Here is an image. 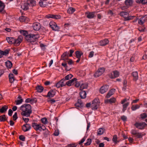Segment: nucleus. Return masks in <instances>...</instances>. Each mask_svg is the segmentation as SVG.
Returning a JSON list of instances; mask_svg holds the SVG:
<instances>
[{
    "mask_svg": "<svg viewBox=\"0 0 147 147\" xmlns=\"http://www.w3.org/2000/svg\"><path fill=\"white\" fill-rule=\"evenodd\" d=\"M15 39L13 37H7L6 40L7 42L10 44H13L15 42Z\"/></svg>",
    "mask_w": 147,
    "mask_h": 147,
    "instance_id": "393cba45",
    "label": "nucleus"
},
{
    "mask_svg": "<svg viewBox=\"0 0 147 147\" xmlns=\"http://www.w3.org/2000/svg\"><path fill=\"white\" fill-rule=\"evenodd\" d=\"M115 89H111L110 91L107 93L106 95V97L107 98H109L112 95H113L115 92Z\"/></svg>",
    "mask_w": 147,
    "mask_h": 147,
    "instance_id": "5701e85b",
    "label": "nucleus"
},
{
    "mask_svg": "<svg viewBox=\"0 0 147 147\" xmlns=\"http://www.w3.org/2000/svg\"><path fill=\"white\" fill-rule=\"evenodd\" d=\"M129 101H127L123 105V107L127 108V107L128 106L129 104Z\"/></svg>",
    "mask_w": 147,
    "mask_h": 147,
    "instance_id": "680f3d73",
    "label": "nucleus"
},
{
    "mask_svg": "<svg viewBox=\"0 0 147 147\" xmlns=\"http://www.w3.org/2000/svg\"><path fill=\"white\" fill-rule=\"evenodd\" d=\"M80 95L81 98L82 99H84L86 97V94L85 91H81L80 92Z\"/></svg>",
    "mask_w": 147,
    "mask_h": 147,
    "instance_id": "bb28decb",
    "label": "nucleus"
},
{
    "mask_svg": "<svg viewBox=\"0 0 147 147\" xmlns=\"http://www.w3.org/2000/svg\"><path fill=\"white\" fill-rule=\"evenodd\" d=\"M31 127V125L30 124L26 123L23 125L22 129L24 131H26L29 130L30 129Z\"/></svg>",
    "mask_w": 147,
    "mask_h": 147,
    "instance_id": "ddd939ff",
    "label": "nucleus"
},
{
    "mask_svg": "<svg viewBox=\"0 0 147 147\" xmlns=\"http://www.w3.org/2000/svg\"><path fill=\"white\" fill-rule=\"evenodd\" d=\"M117 136L116 135H114L113 138V142H114L115 143H117Z\"/></svg>",
    "mask_w": 147,
    "mask_h": 147,
    "instance_id": "603ef678",
    "label": "nucleus"
},
{
    "mask_svg": "<svg viewBox=\"0 0 147 147\" xmlns=\"http://www.w3.org/2000/svg\"><path fill=\"white\" fill-rule=\"evenodd\" d=\"M29 5L27 2L24 3L21 6V8L24 10H26L28 9Z\"/></svg>",
    "mask_w": 147,
    "mask_h": 147,
    "instance_id": "b1692460",
    "label": "nucleus"
},
{
    "mask_svg": "<svg viewBox=\"0 0 147 147\" xmlns=\"http://www.w3.org/2000/svg\"><path fill=\"white\" fill-rule=\"evenodd\" d=\"M20 109L22 111L21 115L26 117H29L32 113L31 106L30 105L26 104L20 107Z\"/></svg>",
    "mask_w": 147,
    "mask_h": 147,
    "instance_id": "f257e3e1",
    "label": "nucleus"
},
{
    "mask_svg": "<svg viewBox=\"0 0 147 147\" xmlns=\"http://www.w3.org/2000/svg\"><path fill=\"white\" fill-rule=\"evenodd\" d=\"M91 141V139H88L87 142L85 143V145L87 146L89 145L90 144Z\"/></svg>",
    "mask_w": 147,
    "mask_h": 147,
    "instance_id": "09e8293b",
    "label": "nucleus"
},
{
    "mask_svg": "<svg viewBox=\"0 0 147 147\" xmlns=\"http://www.w3.org/2000/svg\"><path fill=\"white\" fill-rule=\"evenodd\" d=\"M49 131L47 129H46L44 133V135L47 136L49 135Z\"/></svg>",
    "mask_w": 147,
    "mask_h": 147,
    "instance_id": "e2e57ef3",
    "label": "nucleus"
},
{
    "mask_svg": "<svg viewBox=\"0 0 147 147\" xmlns=\"http://www.w3.org/2000/svg\"><path fill=\"white\" fill-rule=\"evenodd\" d=\"M125 3L126 5L127 8V7L131 6L133 3V1L132 0H126L125 1Z\"/></svg>",
    "mask_w": 147,
    "mask_h": 147,
    "instance_id": "a878e982",
    "label": "nucleus"
},
{
    "mask_svg": "<svg viewBox=\"0 0 147 147\" xmlns=\"http://www.w3.org/2000/svg\"><path fill=\"white\" fill-rule=\"evenodd\" d=\"M68 64L71 65L72 64L74 63L73 61H72V60L71 59H69L68 61H67Z\"/></svg>",
    "mask_w": 147,
    "mask_h": 147,
    "instance_id": "774afa93",
    "label": "nucleus"
},
{
    "mask_svg": "<svg viewBox=\"0 0 147 147\" xmlns=\"http://www.w3.org/2000/svg\"><path fill=\"white\" fill-rule=\"evenodd\" d=\"M37 101L36 98H33L31 99V103L32 104L34 103H36Z\"/></svg>",
    "mask_w": 147,
    "mask_h": 147,
    "instance_id": "5fc2aeb1",
    "label": "nucleus"
},
{
    "mask_svg": "<svg viewBox=\"0 0 147 147\" xmlns=\"http://www.w3.org/2000/svg\"><path fill=\"white\" fill-rule=\"evenodd\" d=\"M8 109V107L6 105L4 106L0 109V112L1 113H3L6 111Z\"/></svg>",
    "mask_w": 147,
    "mask_h": 147,
    "instance_id": "72a5a7b5",
    "label": "nucleus"
},
{
    "mask_svg": "<svg viewBox=\"0 0 147 147\" xmlns=\"http://www.w3.org/2000/svg\"><path fill=\"white\" fill-rule=\"evenodd\" d=\"M23 101V100L22 99H21L20 100H18L17 101H16V105H18L21 104Z\"/></svg>",
    "mask_w": 147,
    "mask_h": 147,
    "instance_id": "de8ad7c7",
    "label": "nucleus"
},
{
    "mask_svg": "<svg viewBox=\"0 0 147 147\" xmlns=\"http://www.w3.org/2000/svg\"><path fill=\"white\" fill-rule=\"evenodd\" d=\"M77 145L76 144H68L67 146V147H76Z\"/></svg>",
    "mask_w": 147,
    "mask_h": 147,
    "instance_id": "8fccbe9b",
    "label": "nucleus"
},
{
    "mask_svg": "<svg viewBox=\"0 0 147 147\" xmlns=\"http://www.w3.org/2000/svg\"><path fill=\"white\" fill-rule=\"evenodd\" d=\"M9 81L11 83L13 82L15 79L13 74H9Z\"/></svg>",
    "mask_w": 147,
    "mask_h": 147,
    "instance_id": "7c9ffc66",
    "label": "nucleus"
},
{
    "mask_svg": "<svg viewBox=\"0 0 147 147\" xmlns=\"http://www.w3.org/2000/svg\"><path fill=\"white\" fill-rule=\"evenodd\" d=\"M75 9L74 8L70 7L67 10V13L69 14H72L75 11Z\"/></svg>",
    "mask_w": 147,
    "mask_h": 147,
    "instance_id": "c9c22d12",
    "label": "nucleus"
},
{
    "mask_svg": "<svg viewBox=\"0 0 147 147\" xmlns=\"http://www.w3.org/2000/svg\"><path fill=\"white\" fill-rule=\"evenodd\" d=\"M104 131V130L103 129L101 128H99L98 130L97 134L99 135H101L103 134Z\"/></svg>",
    "mask_w": 147,
    "mask_h": 147,
    "instance_id": "79ce46f5",
    "label": "nucleus"
},
{
    "mask_svg": "<svg viewBox=\"0 0 147 147\" xmlns=\"http://www.w3.org/2000/svg\"><path fill=\"white\" fill-rule=\"evenodd\" d=\"M5 6V5L4 3L0 1V10L1 11L3 10Z\"/></svg>",
    "mask_w": 147,
    "mask_h": 147,
    "instance_id": "a19ab883",
    "label": "nucleus"
},
{
    "mask_svg": "<svg viewBox=\"0 0 147 147\" xmlns=\"http://www.w3.org/2000/svg\"><path fill=\"white\" fill-rule=\"evenodd\" d=\"M41 121L44 124H46L47 123V121L46 117H44L41 119Z\"/></svg>",
    "mask_w": 147,
    "mask_h": 147,
    "instance_id": "c03bdc74",
    "label": "nucleus"
},
{
    "mask_svg": "<svg viewBox=\"0 0 147 147\" xmlns=\"http://www.w3.org/2000/svg\"><path fill=\"white\" fill-rule=\"evenodd\" d=\"M32 127L35 130H39L40 131H41V126H42V124L41 123H32Z\"/></svg>",
    "mask_w": 147,
    "mask_h": 147,
    "instance_id": "20e7f679",
    "label": "nucleus"
},
{
    "mask_svg": "<svg viewBox=\"0 0 147 147\" xmlns=\"http://www.w3.org/2000/svg\"><path fill=\"white\" fill-rule=\"evenodd\" d=\"M22 37L21 36H18V38L16 39H15V42L13 44L15 46H18L20 43L22 42Z\"/></svg>",
    "mask_w": 147,
    "mask_h": 147,
    "instance_id": "9d476101",
    "label": "nucleus"
},
{
    "mask_svg": "<svg viewBox=\"0 0 147 147\" xmlns=\"http://www.w3.org/2000/svg\"><path fill=\"white\" fill-rule=\"evenodd\" d=\"M77 80L76 78H74L71 80L67 81L65 84L68 86H70L74 84Z\"/></svg>",
    "mask_w": 147,
    "mask_h": 147,
    "instance_id": "f3484780",
    "label": "nucleus"
},
{
    "mask_svg": "<svg viewBox=\"0 0 147 147\" xmlns=\"http://www.w3.org/2000/svg\"><path fill=\"white\" fill-rule=\"evenodd\" d=\"M20 32L22 35L25 36V38L26 39V37L27 36L29 35L28 32L25 30H20Z\"/></svg>",
    "mask_w": 147,
    "mask_h": 147,
    "instance_id": "f704fd0d",
    "label": "nucleus"
},
{
    "mask_svg": "<svg viewBox=\"0 0 147 147\" xmlns=\"http://www.w3.org/2000/svg\"><path fill=\"white\" fill-rule=\"evenodd\" d=\"M131 133L137 138H141L143 136V135L141 133L138 132L137 130L135 129L131 130Z\"/></svg>",
    "mask_w": 147,
    "mask_h": 147,
    "instance_id": "423d86ee",
    "label": "nucleus"
},
{
    "mask_svg": "<svg viewBox=\"0 0 147 147\" xmlns=\"http://www.w3.org/2000/svg\"><path fill=\"white\" fill-rule=\"evenodd\" d=\"M129 101H127L123 105V107L127 108V107L128 106L129 104Z\"/></svg>",
    "mask_w": 147,
    "mask_h": 147,
    "instance_id": "052dcab7",
    "label": "nucleus"
},
{
    "mask_svg": "<svg viewBox=\"0 0 147 147\" xmlns=\"http://www.w3.org/2000/svg\"><path fill=\"white\" fill-rule=\"evenodd\" d=\"M105 69L104 67H101L99 68L97 71L94 74L95 77H98L101 75L104 72Z\"/></svg>",
    "mask_w": 147,
    "mask_h": 147,
    "instance_id": "7ed1b4c3",
    "label": "nucleus"
},
{
    "mask_svg": "<svg viewBox=\"0 0 147 147\" xmlns=\"http://www.w3.org/2000/svg\"><path fill=\"white\" fill-rule=\"evenodd\" d=\"M135 17L134 16H129L127 17L126 20H129L133 19Z\"/></svg>",
    "mask_w": 147,
    "mask_h": 147,
    "instance_id": "13d9d810",
    "label": "nucleus"
},
{
    "mask_svg": "<svg viewBox=\"0 0 147 147\" xmlns=\"http://www.w3.org/2000/svg\"><path fill=\"white\" fill-rule=\"evenodd\" d=\"M129 101H127L123 105V107L127 108V107L128 106L129 104Z\"/></svg>",
    "mask_w": 147,
    "mask_h": 147,
    "instance_id": "bf43d9fd",
    "label": "nucleus"
},
{
    "mask_svg": "<svg viewBox=\"0 0 147 147\" xmlns=\"http://www.w3.org/2000/svg\"><path fill=\"white\" fill-rule=\"evenodd\" d=\"M44 89L43 87L41 86L38 85L36 87V90L37 91L39 92H42Z\"/></svg>",
    "mask_w": 147,
    "mask_h": 147,
    "instance_id": "473e14b6",
    "label": "nucleus"
},
{
    "mask_svg": "<svg viewBox=\"0 0 147 147\" xmlns=\"http://www.w3.org/2000/svg\"><path fill=\"white\" fill-rule=\"evenodd\" d=\"M75 53L77 58H80L82 55H83L82 53H81L80 51H76Z\"/></svg>",
    "mask_w": 147,
    "mask_h": 147,
    "instance_id": "e433bc0d",
    "label": "nucleus"
},
{
    "mask_svg": "<svg viewBox=\"0 0 147 147\" xmlns=\"http://www.w3.org/2000/svg\"><path fill=\"white\" fill-rule=\"evenodd\" d=\"M13 120L15 121L16 120V119L18 118L17 117V113L16 112L14 114L13 116Z\"/></svg>",
    "mask_w": 147,
    "mask_h": 147,
    "instance_id": "864d4df0",
    "label": "nucleus"
},
{
    "mask_svg": "<svg viewBox=\"0 0 147 147\" xmlns=\"http://www.w3.org/2000/svg\"><path fill=\"white\" fill-rule=\"evenodd\" d=\"M147 117V115L145 113H143L141 115V117L142 119H144Z\"/></svg>",
    "mask_w": 147,
    "mask_h": 147,
    "instance_id": "6e6d98bb",
    "label": "nucleus"
},
{
    "mask_svg": "<svg viewBox=\"0 0 147 147\" xmlns=\"http://www.w3.org/2000/svg\"><path fill=\"white\" fill-rule=\"evenodd\" d=\"M140 107V106L138 105H133L131 107V109L132 111H134L136 110V109H139Z\"/></svg>",
    "mask_w": 147,
    "mask_h": 147,
    "instance_id": "ea45409f",
    "label": "nucleus"
},
{
    "mask_svg": "<svg viewBox=\"0 0 147 147\" xmlns=\"http://www.w3.org/2000/svg\"><path fill=\"white\" fill-rule=\"evenodd\" d=\"M64 78H63L56 84V86L58 88L62 87L65 86L66 84L64 83Z\"/></svg>",
    "mask_w": 147,
    "mask_h": 147,
    "instance_id": "6e6552de",
    "label": "nucleus"
},
{
    "mask_svg": "<svg viewBox=\"0 0 147 147\" xmlns=\"http://www.w3.org/2000/svg\"><path fill=\"white\" fill-rule=\"evenodd\" d=\"M26 2L29 6L33 7L36 5V1L34 0H27Z\"/></svg>",
    "mask_w": 147,
    "mask_h": 147,
    "instance_id": "6ab92c4d",
    "label": "nucleus"
},
{
    "mask_svg": "<svg viewBox=\"0 0 147 147\" xmlns=\"http://www.w3.org/2000/svg\"><path fill=\"white\" fill-rule=\"evenodd\" d=\"M7 117H6L5 115H1L0 116V121L1 122H4L7 121V122H8L7 121Z\"/></svg>",
    "mask_w": 147,
    "mask_h": 147,
    "instance_id": "c756f323",
    "label": "nucleus"
},
{
    "mask_svg": "<svg viewBox=\"0 0 147 147\" xmlns=\"http://www.w3.org/2000/svg\"><path fill=\"white\" fill-rule=\"evenodd\" d=\"M109 43V40L107 39H105L101 40L99 42V44L101 46H104L107 45Z\"/></svg>",
    "mask_w": 147,
    "mask_h": 147,
    "instance_id": "4be33fe9",
    "label": "nucleus"
},
{
    "mask_svg": "<svg viewBox=\"0 0 147 147\" xmlns=\"http://www.w3.org/2000/svg\"><path fill=\"white\" fill-rule=\"evenodd\" d=\"M99 102L98 98L94 99L92 102V110H95L98 107Z\"/></svg>",
    "mask_w": 147,
    "mask_h": 147,
    "instance_id": "39448f33",
    "label": "nucleus"
},
{
    "mask_svg": "<svg viewBox=\"0 0 147 147\" xmlns=\"http://www.w3.org/2000/svg\"><path fill=\"white\" fill-rule=\"evenodd\" d=\"M87 86L86 84H82L80 86V90L81 91L83 89L86 88H87Z\"/></svg>",
    "mask_w": 147,
    "mask_h": 147,
    "instance_id": "37998d69",
    "label": "nucleus"
},
{
    "mask_svg": "<svg viewBox=\"0 0 147 147\" xmlns=\"http://www.w3.org/2000/svg\"><path fill=\"white\" fill-rule=\"evenodd\" d=\"M116 101V99L115 98L113 97L109 99L105 100V102L106 103H110L112 104L114 103Z\"/></svg>",
    "mask_w": 147,
    "mask_h": 147,
    "instance_id": "aec40b11",
    "label": "nucleus"
},
{
    "mask_svg": "<svg viewBox=\"0 0 147 147\" xmlns=\"http://www.w3.org/2000/svg\"><path fill=\"white\" fill-rule=\"evenodd\" d=\"M108 86L106 85L103 86L101 88L100 92L101 94H104L108 90Z\"/></svg>",
    "mask_w": 147,
    "mask_h": 147,
    "instance_id": "4468645a",
    "label": "nucleus"
},
{
    "mask_svg": "<svg viewBox=\"0 0 147 147\" xmlns=\"http://www.w3.org/2000/svg\"><path fill=\"white\" fill-rule=\"evenodd\" d=\"M59 134V131L58 130H55L54 133V135L56 136H58Z\"/></svg>",
    "mask_w": 147,
    "mask_h": 147,
    "instance_id": "0e129e2a",
    "label": "nucleus"
},
{
    "mask_svg": "<svg viewBox=\"0 0 147 147\" xmlns=\"http://www.w3.org/2000/svg\"><path fill=\"white\" fill-rule=\"evenodd\" d=\"M55 95L54 92L52 90H51L48 93L47 97H53Z\"/></svg>",
    "mask_w": 147,
    "mask_h": 147,
    "instance_id": "c85d7f7f",
    "label": "nucleus"
},
{
    "mask_svg": "<svg viewBox=\"0 0 147 147\" xmlns=\"http://www.w3.org/2000/svg\"><path fill=\"white\" fill-rule=\"evenodd\" d=\"M19 139L20 140L22 141H24L25 140V138L24 136L23 135H21L19 136Z\"/></svg>",
    "mask_w": 147,
    "mask_h": 147,
    "instance_id": "4d7b16f0",
    "label": "nucleus"
},
{
    "mask_svg": "<svg viewBox=\"0 0 147 147\" xmlns=\"http://www.w3.org/2000/svg\"><path fill=\"white\" fill-rule=\"evenodd\" d=\"M39 37L38 34H29L26 37V40L30 42H34Z\"/></svg>",
    "mask_w": 147,
    "mask_h": 147,
    "instance_id": "f03ea898",
    "label": "nucleus"
},
{
    "mask_svg": "<svg viewBox=\"0 0 147 147\" xmlns=\"http://www.w3.org/2000/svg\"><path fill=\"white\" fill-rule=\"evenodd\" d=\"M5 65L7 68H11L12 67V63L9 61H7L5 62Z\"/></svg>",
    "mask_w": 147,
    "mask_h": 147,
    "instance_id": "2f4dec72",
    "label": "nucleus"
},
{
    "mask_svg": "<svg viewBox=\"0 0 147 147\" xmlns=\"http://www.w3.org/2000/svg\"><path fill=\"white\" fill-rule=\"evenodd\" d=\"M69 57V53L65 52L61 55V59L62 60L66 61L68 59Z\"/></svg>",
    "mask_w": 147,
    "mask_h": 147,
    "instance_id": "dca6fc26",
    "label": "nucleus"
},
{
    "mask_svg": "<svg viewBox=\"0 0 147 147\" xmlns=\"http://www.w3.org/2000/svg\"><path fill=\"white\" fill-rule=\"evenodd\" d=\"M120 15L121 16L124 17L126 20V19L128 16L129 13L126 12L122 11L120 13Z\"/></svg>",
    "mask_w": 147,
    "mask_h": 147,
    "instance_id": "cd10ccee",
    "label": "nucleus"
},
{
    "mask_svg": "<svg viewBox=\"0 0 147 147\" xmlns=\"http://www.w3.org/2000/svg\"><path fill=\"white\" fill-rule=\"evenodd\" d=\"M33 27L35 30L38 31L40 28L41 25L39 23L36 22L33 23Z\"/></svg>",
    "mask_w": 147,
    "mask_h": 147,
    "instance_id": "9b49d317",
    "label": "nucleus"
},
{
    "mask_svg": "<svg viewBox=\"0 0 147 147\" xmlns=\"http://www.w3.org/2000/svg\"><path fill=\"white\" fill-rule=\"evenodd\" d=\"M146 124L144 122L140 123H136L135 124V126L136 128L140 129H143L146 126Z\"/></svg>",
    "mask_w": 147,
    "mask_h": 147,
    "instance_id": "1a4fd4ad",
    "label": "nucleus"
},
{
    "mask_svg": "<svg viewBox=\"0 0 147 147\" xmlns=\"http://www.w3.org/2000/svg\"><path fill=\"white\" fill-rule=\"evenodd\" d=\"M47 18H53L55 19H59L61 18V16L59 15H48L46 16Z\"/></svg>",
    "mask_w": 147,
    "mask_h": 147,
    "instance_id": "a211bd4d",
    "label": "nucleus"
},
{
    "mask_svg": "<svg viewBox=\"0 0 147 147\" xmlns=\"http://www.w3.org/2000/svg\"><path fill=\"white\" fill-rule=\"evenodd\" d=\"M9 50H5L4 51H3V55H6L7 54H8L9 53Z\"/></svg>",
    "mask_w": 147,
    "mask_h": 147,
    "instance_id": "3c124183",
    "label": "nucleus"
},
{
    "mask_svg": "<svg viewBox=\"0 0 147 147\" xmlns=\"http://www.w3.org/2000/svg\"><path fill=\"white\" fill-rule=\"evenodd\" d=\"M121 119L123 121H125L127 119V117L126 116L123 115L121 117Z\"/></svg>",
    "mask_w": 147,
    "mask_h": 147,
    "instance_id": "69168bd1",
    "label": "nucleus"
},
{
    "mask_svg": "<svg viewBox=\"0 0 147 147\" xmlns=\"http://www.w3.org/2000/svg\"><path fill=\"white\" fill-rule=\"evenodd\" d=\"M114 76L115 78L117 77L119 75V72L117 71H114L113 72Z\"/></svg>",
    "mask_w": 147,
    "mask_h": 147,
    "instance_id": "a18cd8bd",
    "label": "nucleus"
},
{
    "mask_svg": "<svg viewBox=\"0 0 147 147\" xmlns=\"http://www.w3.org/2000/svg\"><path fill=\"white\" fill-rule=\"evenodd\" d=\"M85 15L86 17L89 19L92 18V13L89 12H87L85 13Z\"/></svg>",
    "mask_w": 147,
    "mask_h": 147,
    "instance_id": "4c0bfd02",
    "label": "nucleus"
},
{
    "mask_svg": "<svg viewBox=\"0 0 147 147\" xmlns=\"http://www.w3.org/2000/svg\"><path fill=\"white\" fill-rule=\"evenodd\" d=\"M23 119L26 123H27L29 120V118H24V117H23Z\"/></svg>",
    "mask_w": 147,
    "mask_h": 147,
    "instance_id": "338daca9",
    "label": "nucleus"
},
{
    "mask_svg": "<svg viewBox=\"0 0 147 147\" xmlns=\"http://www.w3.org/2000/svg\"><path fill=\"white\" fill-rule=\"evenodd\" d=\"M132 76L134 77L133 80L136 81L138 78V72L137 71L134 72L131 74Z\"/></svg>",
    "mask_w": 147,
    "mask_h": 147,
    "instance_id": "412c9836",
    "label": "nucleus"
},
{
    "mask_svg": "<svg viewBox=\"0 0 147 147\" xmlns=\"http://www.w3.org/2000/svg\"><path fill=\"white\" fill-rule=\"evenodd\" d=\"M48 4L46 0H41L39 2V4L42 7H45Z\"/></svg>",
    "mask_w": 147,
    "mask_h": 147,
    "instance_id": "2eb2a0df",
    "label": "nucleus"
},
{
    "mask_svg": "<svg viewBox=\"0 0 147 147\" xmlns=\"http://www.w3.org/2000/svg\"><path fill=\"white\" fill-rule=\"evenodd\" d=\"M26 17L24 16H22L20 17L19 20L21 22H23L25 21Z\"/></svg>",
    "mask_w": 147,
    "mask_h": 147,
    "instance_id": "49530a36",
    "label": "nucleus"
},
{
    "mask_svg": "<svg viewBox=\"0 0 147 147\" xmlns=\"http://www.w3.org/2000/svg\"><path fill=\"white\" fill-rule=\"evenodd\" d=\"M49 25L53 30L58 31L59 29V27L57 26V24L53 22H50L49 23Z\"/></svg>",
    "mask_w": 147,
    "mask_h": 147,
    "instance_id": "0eeeda50",
    "label": "nucleus"
},
{
    "mask_svg": "<svg viewBox=\"0 0 147 147\" xmlns=\"http://www.w3.org/2000/svg\"><path fill=\"white\" fill-rule=\"evenodd\" d=\"M73 77V76L71 74H69L66 76L64 78V81L65 80H69V79H71L72 77Z\"/></svg>",
    "mask_w": 147,
    "mask_h": 147,
    "instance_id": "58836bf2",
    "label": "nucleus"
},
{
    "mask_svg": "<svg viewBox=\"0 0 147 147\" xmlns=\"http://www.w3.org/2000/svg\"><path fill=\"white\" fill-rule=\"evenodd\" d=\"M146 20H147V15L140 18L138 21V23L140 25H142Z\"/></svg>",
    "mask_w": 147,
    "mask_h": 147,
    "instance_id": "f8f14e48",
    "label": "nucleus"
}]
</instances>
